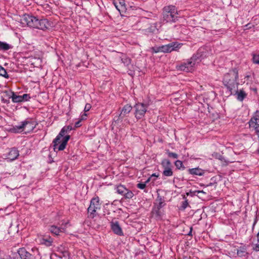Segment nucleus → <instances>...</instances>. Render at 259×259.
Here are the masks:
<instances>
[{
	"label": "nucleus",
	"mask_w": 259,
	"mask_h": 259,
	"mask_svg": "<svg viewBox=\"0 0 259 259\" xmlns=\"http://www.w3.org/2000/svg\"><path fill=\"white\" fill-rule=\"evenodd\" d=\"M149 181V179L147 180V182Z\"/></svg>",
	"instance_id": "nucleus-48"
},
{
	"label": "nucleus",
	"mask_w": 259,
	"mask_h": 259,
	"mask_svg": "<svg viewBox=\"0 0 259 259\" xmlns=\"http://www.w3.org/2000/svg\"><path fill=\"white\" fill-rule=\"evenodd\" d=\"M190 193H191V192H190V193H189V192H188V193H186V195H187V196H188V195L190 194Z\"/></svg>",
	"instance_id": "nucleus-45"
},
{
	"label": "nucleus",
	"mask_w": 259,
	"mask_h": 259,
	"mask_svg": "<svg viewBox=\"0 0 259 259\" xmlns=\"http://www.w3.org/2000/svg\"><path fill=\"white\" fill-rule=\"evenodd\" d=\"M87 114L86 113H83L81 116H80V120H85L87 119Z\"/></svg>",
	"instance_id": "nucleus-37"
},
{
	"label": "nucleus",
	"mask_w": 259,
	"mask_h": 259,
	"mask_svg": "<svg viewBox=\"0 0 259 259\" xmlns=\"http://www.w3.org/2000/svg\"><path fill=\"white\" fill-rule=\"evenodd\" d=\"M253 249L255 251H259V241L257 240V242L255 244H253Z\"/></svg>",
	"instance_id": "nucleus-30"
},
{
	"label": "nucleus",
	"mask_w": 259,
	"mask_h": 259,
	"mask_svg": "<svg viewBox=\"0 0 259 259\" xmlns=\"http://www.w3.org/2000/svg\"><path fill=\"white\" fill-rule=\"evenodd\" d=\"M177 15L178 11L174 6H168L163 9V18L166 22L175 21Z\"/></svg>",
	"instance_id": "nucleus-3"
},
{
	"label": "nucleus",
	"mask_w": 259,
	"mask_h": 259,
	"mask_svg": "<svg viewBox=\"0 0 259 259\" xmlns=\"http://www.w3.org/2000/svg\"><path fill=\"white\" fill-rule=\"evenodd\" d=\"M132 109V107L131 105L128 104L125 105L122 109V111L119 115V117L123 118L126 115V114H128L131 112Z\"/></svg>",
	"instance_id": "nucleus-18"
},
{
	"label": "nucleus",
	"mask_w": 259,
	"mask_h": 259,
	"mask_svg": "<svg viewBox=\"0 0 259 259\" xmlns=\"http://www.w3.org/2000/svg\"><path fill=\"white\" fill-rule=\"evenodd\" d=\"M39 242L41 244H44L47 246H50L52 245L53 239L50 237L42 238L39 239Z\"/></svg>",
	"instance_id": "nucleus-21"
},
{
	"label": "nucleus",
	"mask_w": 259,
	"mask_h": 259,
	"mask_svg": "<svg viewBox=\"0 0 259 259\" xmlns=\"http://www.w3.org/2000/svg\"><path fill=\"white\" fill-rule=\"evenodd\" d=\"M188 172L191 175L199 176H203L204 174V170L199 167L189 169Z\"/></svg>",
	"instance_id": "nucleus-17"
},
{
	"label": "nucleus",
	"mask_w": 259,
	"mask_h": 259,
	"mask_svg": "<svg viewBox=\"0 0 259 259\" xmlns=\"http://www.w3.org/2000/svg\"><path fill=\"white\" fill-rule=\"evenodd\" d=\"M12 98L13 102L17 103L23 101V98L21 96L16 95L14 93H13Z\"/></svg>",
	"instance_id": "nucleus-24"
},
{
	"label": "nucleus",
	"mask_w": 259,
	"mask_h": 259,
	"mask_svg": "<svg viewBox=\"0 0 259 259\" xmlns=\"http://www.w3.org/2000/svg\"><path fill=\"white\" fill-rule=\"evenodd\" d=\"M116 190L118 194L123 196L125 198L130 199L134 196L133 193L123 185H120L117 186Z\"/></svg>",
	"instance_id": "nucleus-10"
},
{
	"label": "nucleus",
	"mask_w": 259,
	"mask_h": 259,
	"mask_svg": "<svg viewBox=\"0 0 259 259\" xmlns=\"http://www.w3.org/2000/svg\"><path fill=\"white\" fill-rule=\"evenodd\" d=\"M70 136H66L64 138H60L57 136L53 141V147L55 150H63L66 146L67 142L69 140Z\"/></svg>",
	"instance_id": "nucleus-6"
},
{
	"label": "nucleus",
	"mask_w": 259,
	"mask_h": 259,
	"mask_svg": "<svg viewBox=\"0 0 259 259\" xmlns=\"http://www.w3.org/2000/svg\"><path fill=\"white\" fill-rule=\"evenodd\" d=\"M168 155L169 157H172L174 158H178V155L173 152H168Z\"/></svg>",
	"instance_id": "nucleus-33"
},
{
	"label": "nucleus",
	"mask_w": 259,
	"mask_h": 259,
	"mask_svg": "<svg viewBox=\"0 0 259 259\" xmlns=\"http://www.w3.org/2000/svg\"><path fill=\"white\" fill-rule=\"evenodd\" d=\"M258 153H259V150H258Z\"/></svg>",
	"instance_id": "nucleus-49"
},
{
	"label": "nucleus",
	"mask_w": 259,
	"mask_h": 259,
	"mask_svg": "<svg viewBox=\"0 0 259 259\" xmlns=\"http://www.w3.org/2000/svg\"><path fill=\"white\" fill-rule=\"evenodd\" d=\"M68 223H65V224H62L61 227H59L61 231V232H65L66 228L67 227V226L68 225Z\"/></svg>",
	"instance_id": "nucleus-31"
},
{
	"label": "nucleus",
	"mask_w": 259,
	"mask_h": 259,
	"mask_svg": "<svg viewBox=\"0 0 259 259\" xmlns=\"http://www.w3.org/2000/svg\"><path fill=\"white\" fill-rule=\"evenodd\" d=\"M81 120H79L77 122H76L75 124V127H79L80 126V122Z\"/></svg>",
	"instance_id": "nucleus-40"
},
{
	"label": "nucleus",
	"mask_w": 259,
	"mask_h": 259,
	"mask_svg": "<svg viewBox=\"0 0 259 259\" xmlns=\"http://www.w3.org/2000/svg\"><path fill=\"white\" fill-rule=\"evenodd\" d=\"M66 133V128H63L57 136H58L59 137H60V138H64L65 137V136H64V135Z\"/></svg>",
	"instance_id": "nucleus-28"
},
{
	"label": "nucleus",
	"mask_w": 259,
	"mask_h": 259,
	"mask_svg": "<svg viewBox=\"0 0 259 259\" xmlns=\"http://www.w3.org/2000/svg\"><path fill=\"white\" fill-rule=\"evenodd\" d=\"M188 205V202L187 200H186L184 202H183L182 207L183 209H185Z\"/></svg>",
	"instance_id": "nucleus-36"
},
{
	"label": "nucleus",
	"mask_w": 259,
	"mask_h": 259,
	"mask_svg": "<svg viewBox=\"0 0 259 259\" xmlns=\"http://www.w3.org/2000/svg\"><path fill=\"white\" fill-rule=\"evenodd\" d=\"M161 164L163 168V174L166 177L171 176L172 175V171L171 168V163L167 159L162 160Z\"/></svg>",
	"instance_id": "nucleus-11"
},
{
	"label": "nucleus",
	"mask_w": 259,
	"mask_h": 259,
	"mask_svg": "<svg viewBox=\"0 0 259 259\" xmlns=\"http://www.w3.org/2000/svg\"><path fill=\"white\" fill-rule=\"evenodd\" d=\"M91 105L90 104H86L85 107H84V112H88L89 111L90 109L91 108Z\"/></svg>",
	"instance_id": "nucleus-34"
},
{
	"label": "nucleus",
	"mask_w": 259,
	"mask_h": 259,
	"mask_svg": "<svg viewBox=\"0 0 259 259\" xmlns=\"http://www.w3.org/2000/svg\"><path fill=\"white\" fill-rule=\"evenodd\" d=\"M19 155V151L14 148L10 150L6 158L11 161L14 160L18 157Z\"/></svg>",
	"instance_id": "nucleus-15"
},
{
	"label": "nucleus",
	"mask_w": 259,
	"mask_h": 259,
	"mask_svg": "<svg viewBox=\"0 0 259 259\" xmlns=\"http://www.w3.org/2000/svg\"><path fill=\"white\" fill-rule=\"evenodd\" d=\"M180 47L181 44H178L177 42H171L168 45L158 47L157 50L155 51V53H169L173 51L177 50L178 49L180 48Z\"/></svg>",
	"instance_id": "nucleus-8"
},
{
	"label": "nucleus",
	"mask_w": 259,
	"mask_h": 259,
	"mask_svg": "<svg viewBox=\"0 0 259 259\" xmlns=\"http://www.w3.org/2000/svg\"><path fill=\"white\" fill-rule=\"evenodd\" d=\"M175 165L178 169H180L182 167L184 168V167H183V162L181 160H177L175 162Z\"/></svg>",
	"instance_id": "nucleus-27"
},
{
	"label": "nucleus",
	"mask_w": 259,
	"mask_h": 259,
	"mask_svg": "<svg viewBox=\"0 0 259 259\" xmlns=\"http://www.w3.org/2000/svg\"><path fill=\"white\" fill-rule=\"evenodd\" d=\"M21 22L23 25L34 28L45 30L50 26L49 21L45 19L39 20L36 17L29 15H24L21 18Z\"/></svg>",
	"instance_id": "nucleus-1"
},
{
	"label": "nucleus",
	"mask_w": 259,
	"mask_h": 259,
	"mask_svg": "<svg viewBox=\"0 0 259 259\" xmlns=\"http://www.w3.org/2000/svg\"><path fill=\"white\" fill-rule=\"evenodd\" d=\"M135 115L137 119H141L144 117L147 110V106L143 103H137L134 106Z\"/></svg>",
	"instance_id": "nucleus-9"
},
{
	"label": "nucleus",
	"mask_w": 259,
	"mask_h": 259,
	"mask_svg": "<svg viewBox=\"0 0 259 259\" xmlns=\"http://www.w3.org/2000/svg\"><path fill=\"white\" fill-rule=\"evenodd\" d=\"M152 176L155 177L156 176H155V175L153 174V175H152Z\"/></svg>",
	"instance_id": "nucleus-47"
},
{
	"label": "nucleus",
	"mask_w": 259,
	"mask_h": 259,
	"mask_svg": "<svg viewBox=\"0 0 259 259\" xmlns=\"http://www.w3.org/2000/svg\"><path fill=\"white\" fill-rule=\"evenodd\" d=\"M27 59L28 63L33 65L35 67H39L41 66V59L39 57L30 56Z\"/></svg>",
	"instance_id": "nucleus-13"
},
{
	"label": "nucleus",
	"mask_w": 259,
	"mask_h": 259,
	"mask_svg": "<svg viewBox=\"0 0 259 259\" xmlns=\"http://www.w3.org/2000/svg\"><path fill=\"white\" fill-rule=\"evenodd\" d=\"M195 192H197L198 193H200V192H203V191H195Z\"/></svg>",
	"instance_id": "nucleus-44"
},
{
	"label": "nucleus",
	"mask_w": 259,
	"mask_h": 259,
	"mask_svg": "<svg viewBox=\"0 0 259 259\" xmlns=\"http://www.w3.org/2000/svg\"><path fill=\"white\" fill-rule=\"evenodd\" d=\"M137 187L140 189H143L146 187L145 183H139L137 185Z\"/></svg>",
	"instance_id": "nucleus-35"
},
{
	"label": "nucleus",
	"mask_w": 259,
	"mask_h": 259,
	"mask_svg": "<svg viewBox=\"0 0 259 259\" xmlns=\"http://www.w3.org/2000/svg\"><path fill=\"white\" fill-rule=\"evenodd\" d=\"M250 128L257 129L259 127V111H256L249 122Z\"/></svg>",
	"instance_id": "nucleus-12"
},
{
	"label": "nucleus",
	"mask_w": 259,
	"mask_h": 259,
	"mask_svg": "<svg viewBox=\"0 0 259 259\" xmlns=\"http://www.w3.org/2000/svg\"><path fill=\"white\" fill-rule=\"evenodd\" d=\"M50 231L56 235H59L61 233V229L59 227H57L55 226H52L50 229Z\"/></svg>",
	"instance_id": "nucleus-23"
},
{
	"label": "nucleus",
	"mask_w": 259,
	"mask_h": 259,
	"mask_svg": "<svg viewBox=\"0 0 259 259\" xmlns=\"http://www.w3.org/2000/svg\"><path fill=\"white\" fill-rule=\"evenodd\" d=\"M63 128H66V133L69 131H71L72 128V126H66V127H64Z\"/></svg>",
	"instance_id": "nucleus-39"
},
{
	"label": "nucleus",
	"mask_w": 259,
	"mask_h": 259,
	"mask_svg": "<svg viewBox=\"0 0 259 259\" xmlns=\"http://www.w3.org/2000/svg\"><path fill=\"white\" fill-rule=\"evenodd\" d=\"M235 92L237 95V98L239 101H243L244 98L246 97V93L242 90H240L239 91H236V89H235V91L234 90H233V93Z\"/></svg>",
	"instance_id": "nucleus-22"
},
{
	"label": "nucleus",
	"mask_w": 259,
	"mask_h": 259,
	"mask_svg": "<svg viewBox=\"0 0 259 259\" xmlns=\"http://www.w3.org/2000/svg\"><path fill=\"white\" fill-rule=\"evenodd\" d=\"M156 201H158L159 203L158 207L161 208L163 205V203H164V202L162 201L161 198H158L157 199Z\"/></svg>",
	"instance_id": "nucleus-32"
},
{
	"label": "nucleus",
	"mask_w": 259,
	"mask_h": 259,
	"mask_svg": "<svg viewBox=\"0 0 259 259\" xmlns=\"http://www.w3.org/2000/svg\"><path fill=\"white\" fill-rule=\"evenodd\" d=\"M198 58L193 56L189 60L180 65L177 66L178 70L186 72H191L193 70L195 65L199 63Z\"/></svg>",
	"instance_id": "nucleus-4"
},
{
	"label": "nucleus",
	"mask_w": 259,
	"mask_h": 259,
	"mask_svg": "<svg viewBox=\"0 0 259 259\" xmlns=\"http://www.w3.org/2000/svg\"><path fill=\"white\" fill-rule=\"evenodd\" d=\"M111 228L113 231L116 234L121 235L122 234V232L119 224L116 222L112 224Z\"/></svg>",
	"instance_id": "nucleus-20"
},
{
	"label": "nucleus",
	"mask_w": 259,
	"mask_h": 259,
	"mask_svg": "<svg viewBox=\"0 0 259 259\" xmlns=\"http://www.w3.org/2000/svg\"><path fill=\"white\" fill-rule=\"evenodd\" d=\"M23 98V101L24 100L27 101L28 100V95L27 94H24L23 96H21Z\"/></svg>",
	"instance_id": "nucleus-38"
},
{
	"label": "nucleus",
	"mask_w": 259,
	"mask_h": 259,
	"mask_svg": "<svg viewBox=\"0 0 259 259\" xmlns=\"http://www.w3.org/2000/svg\"><path fill=\"white\" fill-rule=\"evenodd\" d=\"M152 50H153V52H155V51H157V48H153Z\"/></svg>",
	"instance_id": "nucleus-41"
},
{
	"label": "nucleus",
	"mask_w": 259,
	"mask_h": 259,
	"mask_svg": "<svg viewBox=\"0 0 259 259\" xmlns=\"http://www.w3.org/2000/svg\"><path fill=\"white\" fill-rule=\"evenodd\" d=\"M101 204L99 197L93 198L91 201L90 205L88 208L89 216L91 218H94L96 214V212L100 210Z\"/></svg>",
	"instance_id": "nucleus-5"
},
{
	"label": "nucleus",
	"mask_w": 259,
	"mask_h": 259,
	"mask_svg": "<svg viewBox=\"0 0 259 259\" xmlns=\"http://www.w3.org/2000/svg\"><path fill=\"white\" fill-rule=\"evenodd\" d=\"M253 61L254 63L259 65V55L253 56Z\"/></svg>",
	"instance_id": "nucleus-29"
},
{
	"label": "nucleus",
	"mask_w": 259,
	"mask_h": 259,
	"mask_svg": "<svg viewBox=\"0 0 259 259\" xmlns=\"http://www.w3.org/2000/svg\"><path fill=\"white\" fill-rule=\"evenodd\" d=\"M57 251L61 253L59 255L60 257H66L69 256V253L63 245H60L57 248Z\"/></svg>",
	"instance_id": "nucleus-19"
},
{
	"label": "nucleus",
	"mask_w": 259,
	"mask_h": 259,
	"mask_svg": "<svg viewBox=\"0 0 259 259\" xmlns=\"http://www.w3.org/2000/svg\"><path fill=\"white\" fill-rule=\"evenodd\" d=\"M0 76H4L6 78L9 77L6 70L1 66H0Z\"/></svg>",
	"instance_id": "nucleus-26"
},
{
	"label": "nucleus",
	"mask_w": 259,
	"mask_h": 259,
	"mask_svg": "<svg viewBox=\"0 0 259 259\" xmlns=\"http://www.w3.org/2000/svg\"><path fill=\"white\" fill-rule=\"evenodd\" d=\"M191 232H192V228H191L190 231V232L188 234L189 235H191Z\"/></svg>",
	"instance_id": "nucleus-42"
},
{
	"label": "nucleus",
	"mask_w": 259,
	"mask_h": 259,
	"mask_svg": "<svg viewBox=\"0 0 259 259\" xmlns=\"http://www.w3.org/2000/svg\"><path fill=\"white\" fill-rule=\"evenodd\" d=\"M11 46L9 45L8 44H7L5 42H2L0 41V49L4 50V51H7L9 50L11 48Z\"/></svg>",
	"instance_id": "nucleus-25"
},
{
	"label": "nucleus",
	"mask_w": 259,
	"mask_h": 259,
	"mask_svg": "<svg viewBox=\"0 0 259 259\" xmlns=\"http://www.w3.org/2000/svg\"><path fill=\"white\" fill-rule=\"evenodd\" d=\"M21 259H31V255L25 248H20L18 251Z\"/></svg>",
	"instance_id": "nucleus-16"
},
{
	"label": "nucleus",
	"mask_w": 259,
	"mask_h": 259,
	"mask_svg": "<svg viewBox=\"0 0 259 259\" xmlns=\"http://www.w3.org/2000/svg\"><path fill=\"white\" fill-rule=\"evenodd\" d=\"M35 125L33 122L24 121L22 122L20 125L16 126L15 130L17 132H24L25 133H29L32 131Z\"/></svg>",
	"instance_id": "nucleus-7"
},
{
	"label": "nucleus",
	"mask_w": 259,
	"mask_h": 259,
	"mask_svg": "<svg viewBox=\"0 0 259 259\" xmlns=\"http://www.w3.org/2000/svg\"><path fill=\"white\" fill-rule=\"evenodd\" d=\"M238 77V71L236 69L230 71L224 76L223 83L229 90L230 94H233V90L235 91V89H237L238 83L237 80Z\"/></svg>",
	"instance_id": "nucleus-2"
},
{
	"label": "nucleus",
	"mask_w": 259,
	"mask_h": 259,
	"mask_svg": "<svg viewBox=\"0 0 259 259\" xmlns=\"http://www.w3.org/2000/svg\"><path fill=\"white\" fill-rule=\"evenodd\" d=\"M114 4L115 7L120 14L125 11L126 8L123 0H116L114 2Z\"/></svg>",
	"instance_id": "nucleus-14"
},
{
	"label": "nucleus",
	"mask_w": 259,
	"mask_h": 259,
	"mask_svg": "<svg viewBox=\"0 0 259 259\" xmlns=\"http://www.w3.org/2000/svg\"><path fill=\"white\" fill-rule=\"evenodd\" d=\"M257 240L259 241V232L257 234Z\"/></svg>",
	"instance_id": "nucleus-43"
},
{
	"label": "nucleus",
	"mask_w": 259,
	"mask_h": 259,
	"mask_svg": "<svg viewBox=\"0 0 259 259\" xmlns=\"http://www.w3.org/2000/svg\"><path fill=\"white\" fill-rule=\"evenodd\" d=\"M126 62H127V63H130V60L128 59V60Z\"/></svg>",
	"instance_id": "nucleus-46"
}]
</instances>
